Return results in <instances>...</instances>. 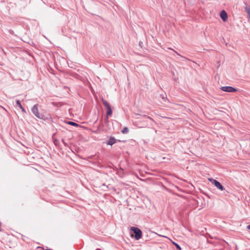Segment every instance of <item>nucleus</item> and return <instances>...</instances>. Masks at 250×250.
<instances>
[{
	"label": "nucleus",
	"instance_id": "1a4fd4ad",
	"mask_svg": "<svg viewBox=\"0 0 250 250\" xmlns=\"http://www.w3.org/2000/svg\"><path fill=\"white\" fill-rule=\"evenodd\" d=\"M160 98L162 99L163 102L167 103V95L166 94L165 95H160Z\"/></svg>",
	"mask_w": 250,
	"mask_h": 250
},
{
	"label": "nucleus",
	"instance_id": "6ab92c4d",
	"mask_svg": "<svg viewBox=\"0 0 250 250\" xmlns=\"http://www.w3.org/2000/svg\"><path fill=\"white\" fill-rule=\"evenodd\" d=\"M157 235L161 236V235H159L158 234H157Z\"/></svg>",
	"mask_w": 250,
	"mask_h": 250
},
{
	"label": "nucleus",
	"instance_id": "dca6fc26",
	"mask_svg": "<svg viewBox=\"0 0 250 250\" xmlns=\"http://www.w3.org/2000/svg\"><path fill=\"white\" fill-rule=\"evenodd\" d=\"M1 222H0V231H1Z\"/></svg>",
	"mask_w": 250,
	"mask_h": 250
},
{
	"label": "nucleus",
	"instance_id": "9b49d317",
	"mask_svg": "<svg viewBox=\"0 0 250 250\" xmlns=\"http://www.w3.org/2000/svg\"><path fill=\"white\" fill-rule=\"evenodd\" d=\"M128 132V129L126 127H125L122 131V132L124 134L127 133Z\"/></svg>",
	"mask_w": 250,
	"mask_h": 250
},
{
	"label": "nucleus",
	"instance_id": "aec40b11",
	"mask_svg": "<svg viewBox=\"0 0 250 250\" xmlns=\"http://www.w3.org/2000/svg\"><path fill=\"white\" fill-rule=\"evenodd\" d=\"M50 250V249H47V250Z\"/></svg>",
	"mask_w": 250,
	"mask_h": 250
},
{
	"label": "nucleus",
	"instance_id": "20e7f679",
	"mask_svg": "<svg viewBox=\"0 0 250 250\" xmlns=\"http://www.w3.org/2000/svg\"><path fill=\"white\" fill-rule=\"evenodd\" d=\"M222 91L227 92H235L237 89L230 86H222L220 88Z\"/></svg>",
	"mask_w": 250,
	"mask_h": 250
},
{
	"label": "nucleus",
	"instance_id": "2eb2a0df",
	"mask_svg": "<svg viewBox=\"0 0 250 250\" xmlns=\"http://www.w3.org/2000/svg\"><path fill=\"white\" fill-rule=\"evenodd\" d=\"M247 228L248 229L250 230V225H248Z\"/></svg>",
	"mask_w": 250,
	"mask_h": 250
},
{
	"label": "nucleus",
	"instance_id": "9d476101",
	"mask_svg": "<svg viewBox=\"0 0 250 250\" xmlns=\"http://www.w3.org/2000/svg\"><path fill=\"white\" fill-rule=\"evenodd\" d=\"M245 11L247 13L249 17L250 18V7L246 6L245 8Z\"/></svg>",
	"mask_w": 250,
	"mask_h": 250
},
{
	"label": "nucleus",
	"instance_id": "0eeeda50",
	"mask_svg": "<svg viewBox=\"0 0 250 250\" xmlns=\"http://www.w3.org/2000/svg\"><path fill=\"white\" fill-rule=\"evenodd\" d=\"M168 49L172 50L175 54H176L177 55H178L180 57H181L182 59V61L189 60L187 58H186L183 56L181 55L179 53H178L177 51H175L173 49H172L171 48H168Z\"/></svg>",
	"mask_w": 250,
	"mask_h": 250
},
{
	"label": "nucleus",
	"instance_id": "4468645a",
	"mask_svg": "<svg viewBox=\"0 0 250 250\" xmlns=\"http://www.w3.org/2000/svg\"><path fill=\"white\" fill-rule=\"evenodd\" d=\"M174 245L175 246L176 249L178 250H181V247L177 243L173 242Z\"/></svg>",
	"mask_w": 250,
	"mask_h": 250
},
{
	"label": "nucleus",
	"instance_id": "f8f14e48",
	"mask_svg": "<svg viewBox=\"0 0 250 250\" xmlns=\"http://www.w3.org/2000/svg\"><path fill=\"white\" fill-rule=\"evenodd\" d=\"M16 104H17V105L21 108V109H23V107L22 106V105L21 104L19 100H17L16 101Z\"/></svg>",
	"mask_w": 250,
	"mask_h": 250
},
{
	"label": "nucleus",
	"instance_id": "f257e3e1",
	"mask_svg": "<svg viewBox=\"0 0 250 250\" xmlns=\"http://www.w3.org/2000/svg\"><path fill=\"white\" fill-rule=\"evenodd\" d=\"M130 230L135 233V239L137 240H139L142 237V232L140 229L137 227H132Z\"/></svg>",
	"mask_w": 250,
	"mask_h": 250
},
{
	"label": "nucleus",
	"instance_id": "f3484780",
	"mask_svg": "<svg viewBox=\"0 0 250 250\" xmlns=\"http://www.w3.org/2000/svg\"><path fill=\"white\" fill-rule=\"evenodd\" d=\"M21 109V110H22V111H23V112H25V109H24V108H23V109Z\"/></svg>",
	"mask_w": 250,
	"mask_h": 250
},
{
	"label": "nucleus",
	"instance_id": "ddd939ff",
	"mask_svg": "<svg viewBox=\"0 0 250 250\" xmlns=\"http://www.w3.org/2000/svg\"><path fill=\"white\" fill-rule=\"evenodd\" d=\"M68 124L69 125H70L72 126H78V125L77 124H76V123H74V122H68Z\"/></svg>",
	"mask_w": 250,
	"mask_h": 250
},
{
	"label": "nucleus",
	"instance_id": "39448f33",
	"mask_svg": "<svg viewBox=\"0 0 250 250\" xmlns=\"http://www.w3.org/2000/svg\"><path fill=\"white\" fill-rule=\"evenodd\" d=\"M213 184L214 186L221 190L224 189V187L221 184V183L216 180H213Z\"/></svg>",
	"mask_w": 250,
	"mask_h": 250
},
{
	"label": "nucleus",
	"instance_id": "423d86ee",
	"mask_svg": "<svg viewBox=\"0 0 250 250\" xmlns=\"http://www.w3.org/2000/svg\"><path fill=\"white\" fill-rule=\"evenodd\" d=\"M220 17L224 21H225L228 19V15L225 10H222L220 12Z\"/></svg>",
	"mask_w": 250,
	"mask_h": 250
},
{
	"label": "nucleus",
	"instance_id": "6e6552de",
	"mask_svg": "<svg viewBox=\"0 0 250 250\" xmlns=\"http://www.w3.org/2000/svg\"><path fill=\"white\" fill-rule=\"evenodd\" d=\"M115 143H116V139L114 137H111L109 138L107 144L112 146Z\"/></svg>",
	"mask_w": 250,
	"mask_h": 250
},
{
	"label": "nucleus",
	"instance_id": "a211bd4d",
	"mask_svg": "<svg viewBox=\"0 0 250 250\" xmlns=\"http://www.w3.org/2000/svg\"><path fill=\"white\" fill-rule=\"evenodd\" d=\"M147 119H149V120H151V118H150L149 117H147Z\"/></svg>",
	"mask_w": 250,
	"mask_h": 250
},
{
	"label": "nucleus",
	"instance_id": "7ed1b4c3",
	"mask_svg": "<svg viewBox=\"0 0 250 250\" xmlns=\"http://www.w3.org/2000/svg\"><path fill=\"white\" fill-rule=\"evenodd\" d=\"M32 113L34 114V115L39 118L42 119V117L41 115H40L39 110H38V104H35L34 105V106L31 109Z\"/></svg>",
	"mask_w": 250,
	"mask_h": 250
},
{
	"label": "nucleus",
	"instance_id": "f03ea898",
	"mask_svg": "<svg viewBox=\"0 0 250 250\" xmlns=\"http://www.w3.org/2000/svg\"><path fill=\"white\" fill-rule=\"evenodd\" d=\"M103 103L106 109V119H108V116H111L112 114V109L107 101L103 100Z\"/></svg>",
	"mask_w": 250,
	"mask_h": 250
}]
</instances>
